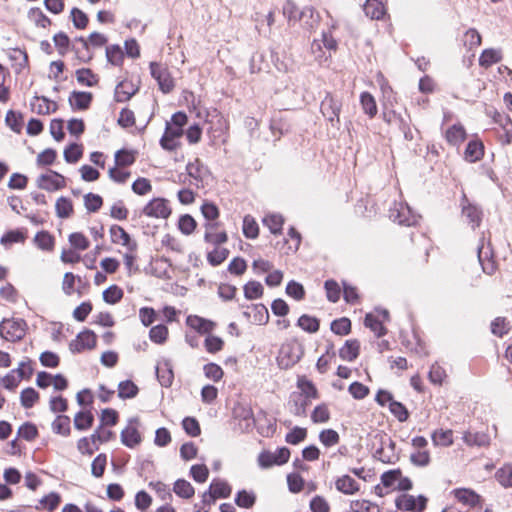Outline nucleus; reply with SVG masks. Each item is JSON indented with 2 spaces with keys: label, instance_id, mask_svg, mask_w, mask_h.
Masks as SVG:
<instances>
[{
  "label": "nucleus",
  "instance_id": "obj_1",
  "mask_svg": "<svg viewBox=\"0 0 512 512\" xmlns=\"http://www.w3.org/2000/svg\"><path fill=\"white\" fill-rule=\"evenodd\" d=\"M27 323L23 319H3L0 323V336L6 341L17 342L24 338Z\"/></svg>",
  "mask_w": 512,
  "mask_h": 512
},
{
  "label": "nucleus",
  "instance_id": "obj_2",
  "mask_svg": "<svg viewBox=\"0 0 512 512\" xmlns=\"http://www.w3.org/2000/svg\"><path fill=\"white\" fill-rule=\"evenodd\" d=\"M149 67L150 74L157 81L159 89L164 94L170 93L174 89L175 83L168 67L158 62H151Z\"/></svg>",
  "mask_w": 512,
  "mask_h": 512
},
{
  "label": "nucleus",
  "instance_id": "obj_3",
  "mask_svg": "<svg viewBox=\"0 0 512 512\" xmlns=\"http://www.w3.org/2000/svg\"><path fill=\"white\" fill-rule=\"evenodd\" d=\"M302 356V349L300 345L296 343H287L282 345L278 357L277 363L281 369H289L294 366Z\"/></svg>",
  "mask_w": 512,
  "mask_h": 512
},
{
  "label": "nucleus",
  "instance_id": "obj_4",
  "mask_svg": "<svg viewBox=\"0 0 512 512\" xmlns=\"http://www.w3.org/2000/svg\"><path fill=\"white\" fill-rule=\"evenodd\" d=\"M141 213L150 218L167 219L172 213L169 201L165 198H153L142 209Z\"/></svg>",
  "mask_w": 512,
  "mask_h": 512
},
{
  "label": "nucleus",
  "instance_id": "obj_5",
  "mask_svg": "<svg viewBox=\"0 0 512 512\" xmlns=\"http://www.w3.org/2000/svg\"><path fill=\"white\" fill-rule=\"evenodd\" d=\"M289 457L290 450L287 447L278 448L275 452L263 451L258 456V464L261 468L266 469L287 463Z\"/></svg>",
  "mask_w": 512,
  "mask_h": 512
},
{
  "label": "nucleus",
  "instance_id": "obj_6",
  "mask_svg": "<svg viewBox=\"0 0 512 512\" xmlns=\"http://www.w3.org/2000/svg\"><path fill=\"white\" fill-rule=\"evenodd\" d=\"M341 108V101L336 99L331 93L326 94L320 106L322 115L331 123L332 126H337L339 124Z\"/></svg>",
  "mask_w": 512,
  "mask_h": 512
},
{
  "label": "nucleus",
  "instance_id": "obj_7",
  "mask_svg": "<svg viewBox=\"0 0 512 512\" xmlns=\"http://www.w3.org/2000/svg\"><path fill=\"white\" fill-rule=\"evenodd\" d=\"M187 177L189 178V185L201 188L204 186V181L209 176L207 167L197 158L193 162H189L186 166Z\"/></svg>",
  "mask_w": 512,
  "mask_h": 512
},
{
  "label": "nucleus",
  "instance_id": "obj_8",
  "mask_svg": "<svg viewBox=\"0 0 512 512\" xmlns=\"http://www.w3.org/2000/svg\"><path fill=\"white\" fill-rule=\"evenodd\" d=\"M426 497L420 495L416 499L409 494H402L395 500V505L398 510L409 512H422L426 508Z\"/></svg>",
  "mask_w": 512,
  "mask_h": 512
},
{
  "label": "nucleus",
  "instance_id": "obj_9",
  "mask_svg": "<svg viewBox=\"0 0 512 512\" xmlns=\"http://www.w3.org/2000/svg\"><path fill=\"white\" fill-rule=\"evenodd\" d=\"M389 217L394 222L406 226L414 225L418 221V216L412 212L411 208L402 203L390 209Z\"/></svg>",
  "mask_w": 512,
  "mask_h": 512
},
{
  "label": "nucleus",
  "instance_id": "obj_10",
  "mask_svg": "<svg viewBox=\"0 0 512 512\" xmlns=\"http://www.w3.org/2000/svg\"><path fill=\"white\" fill-rule=\"evenodd\" d=\"M96 342V334L92 330L87 329L77 335L76 339L70 343L69 348L73 353H80L86 349L91 350L95 348Z\"/></svg>",
  "mask_w": 512,
  "mask_h": 512
},
{
  "label": "nucleus",
  "instance_id": "obj_11",
  "mask_svg": "<svg viewBox=\"0 0 512 512\" xmlns=\"http://www.w3.org/2000/svg\"><path fill=\"white\" fill-rule=\"evenodd\" d=\"M39 188L47 191H56L65 187L66 181L63 175L50 170L47 174H42L37 179Z\"/></svg>",
  "mask_w": 512,
  "mask_h": 512
},
{
  "label": "nucleus",
  "instance_id": "obj_12",
  "mask_svg": "<svg viewBox=\"0 0 512 512\" xmlns=\"http://www.w3.org/2000/svg\"><path fill=\"white\" fill-rule=\"evenodd\" d=\"M183 135V130L179 128H173L172 125L166 123L164 134L160 139V146L167 151H175L179 146L180 142L178 139Z\"/></svg>",
  "mask_w": 512,
  "mask_h": 512
},
{
  "label": "nucleus",
  "instance_id": "obj_13",
  "mask_svg": "<svg viewBox=\"0 0 512 512\" xmlns=\"http://www.w3.org/2000/svg\"><path fill=\"white\" fill-rule=\"evenodd\" d=\"M110 236L114 244L122 245L130 252L136 251L138 247L137 242L119 225L110 227Z\"/></svg>",
  "mask_w": 512,
  "mask_h": 512
},
{
  "label": "nucleus",
  "instance_id": "obj_14",
  "mask_svg": "<svg viewBox=\"0 0 512 512\" xmlns=\"http://www.w3.org/2000/svg\"><path fill=\"white\" fill-rule=\"evenodd\" d=\"M141 440L138 431V419H131L129 425L121 432V442L129 448H134L141 443Z\"/></svg>",
  "mask_w": 512,
  "mask_h": 512
},
{
  "label": "nucleus",
  "instance_id": "obj_15",
  "mask_svg": "<svg viewBox=\"0 0 512 512\" xmlns=\"http://www.w3.org/2000/svg\"><path fill=\"white\" fill-rule=\"evenodd\" d=\"M484 150L483 142L475 137L468 142L464 151V159L469 163L478 162L483 158Z\"/></svg>",
  "mask_w": 512,
  "mask_h": 512
},
{
  "label": "nucleus",
  "instance_id": "obj_16",
  "mask_svg": "<svg viewBox=\"0 0 512 512\" xmlns=\"http://www.w3.org/2000/svg\"><path fill=\"white\" fill-rule=\"evenodd\" d=\"M452 494L458 502L470 507L478 506L482 502V497L472 489L457 488L452 491Z\"/></svg>",
  "mask_w": 512,
  "mask_h": 512
},
{
  "label": "nucleus",
  "instance_id": "obj_17",
  "mask_svg": "<svg viewBox=\"0 0 512 512\" xmlns=\"http://www.w3.org/2000/svg\"><path fill=\"white\" fill-rule=\"evenodd\" d=\"M467 133L460 123L453 124L445 132V139L451 146L459 147L466 139Z\"/></svg>",
  "mask_w": 512,
  "mask_h": 512
},
{
  "label": "nucleus",
  "instance_id": "obj_18",
  "mask_svg": "<svg viewBox=\"0 0 512 512\" xmlns=\"http://www.w3.org/2000/svg\"><path fill=\"white\" fill-rule=\"evenodd\" d=\"M186 324L200 334H207L213 331L215 323L198 315H189Z\"/></svg>",
  "mask_w": 512,
  "mask_h": 512
},
{
  "label": "nucleus",
  "instance_id": "obj_19",
  "mask_svg": "<svg viewBox=\"0 0 512 512\" xmlns=\"http://www.w3.org/2000/svg\"><path fill=\"white\" fill-rule=\"evenodd\" d=\"M32 111L40 115L55 112L57 104L44 96H35L31 101Z\"/></svg>",
  "mask_w": 512,
  "mask_h": 512
},
{
  "label": "nucleus",
  "instance_id": "obj_20",
  "mask_svg": "<svg viewBox=\"0 0 512 512\" xmlns=\"http://www.w3.org/2000/svg\"><path fill=\"white\" fill-rule=\"evenodd\" d=\"M156 374L158 381L163 387H170L173 383L174 373L172 364L169 360H164L158 363L156 367Z\"/></svg>",
  "mask_w": 512,
  "mask_h": 512
},
{
  "label": "nucleus",
  "instance_id": "obj_21",
  "mask_svg": "<svg viewBox=\"0 0 512 512\" xmlns=\"http://www.w3.org/2000/svg\"><path fill=\"white\" fill-rule=\"evenodd\" d=\"M467 199L464 196L462 202V215L471 224L472 228L479 226L481 222L482 212L481 210L470 203H467Z\"/></svg>",
  "mask_w": 512,
  "mask_h": 512
},
{
  "label": "nucleus",
  "instance_id": "obj_22",
  "mask_svg": "<svg viewBox=\"0 0 512 512\" xmlns=\"http://www.w3.org/2000/svg\"><path fill=\"white\" fill-rule=\"evenodd\" d=\"M217 223H208L205 225L206 231L204 235V240L207 243L213 244L215 246H218L220 244H223L227 242L228 236L226 232H216Z\"/></svg>",
  "mask_w": 512,
  "mask_h": 512
},
{
  "label": "nucleus",
  "instance_id": "obj_23",
  "mask_svg": "<svg viewBox=\"0 0 512 512\" xmlns=\"http://www.w3.org/2000/svg\"><path fill=\"white\" fill-rule=\"evenodd\" d=\"M336 489L344 494L352 495L359 491V484L349 475H343L335 482Z\"/></svg>",
  "mask_w": 512,
  "mask_h": 512
},
{
  "label": "nucleus",
  "instance_id": "obj_24",
  "mask_svg": "<svg viewBox=\"0 0 512 512\" xmlns=\"http://www.w3.org/2000/svg\"><path fill=\"white\" fill-rule=\"evenodd\" d=\"M9 59L12 62V68L15 73H21L28 64V55L25 51L21 49H13L9 53Z\"/></svg>",
  "mask_w": 512,
  "mask_h": 512
},
{
  "label": "nucleus",
  "instance_id": "obj_25",
  "mask_svg": "<svg viewBox=\"0 0 512 512\" xmlns=\"http://www.w3.org/2000/svg\"><path fill=\"white\" fill-rule=\"evenodd\" d=\"M360 344L357 340H347L339 350V356L345 361H353L359 355Z\"/></svg>",
  "mask_w": 512,
  "mask_h": 512
},
{
  "label": "nucleus",
  "instance_id": "obj_26",
  "mask_svg": "<svg viewBox=\"0 0 512 512\" xmlns=\"http://www.w3.org/2000/svg\"><path fill=\"white\" fill-rule=\"evenodd\" d=\"M502 60V51L500 49L489 48L483 50L479 57V65L488 68L493 64L499 63Z\"/></svg>",
  "mask_w": 512,
  "mask_h": 512
},
{
  "label": "nucleus",
  "instance_id": "obj_27",
  "mask_svg": "<svg viewBox=\"0 0 512 512\" xmlns=\"http://www.w3.org/2000/svg\"><path fill=\"white\" fill-rule=\"evenodd\" d=\"M92 101V94L90 92H77L74 91L69 97L70 105L73 109L84 110L87 109Z\"/></svg>",
  "mask_w": 512,
  "mask_h": 512
},
{
  "label": "nucleus",
  "instance_id": "obj_28",
  "mask_svg": "<svg viewBox=\"0 0 512 512\" xmlns=\"http://www.w3.org/2000/svg\"><path fill=\"white\" fill-rule=\"evenodd\" d=\"M297 387L300 389L304 399L310 401L319 397L318 391L312 381L308 380L305 376L298 377Z\"/></svg>",
  "mask_w": 512,
  "mask_h": 512
},
{
  "label": "nucleus",
  "instance_id": "obj_29",
  "mask_svg": "<svg viewBox=\"0 0 512 512\" xmlns=\"http://www.w3.org/2000/svg\"><path fill=\"white\" fill-rule=\"evenodd\" d=\"M363 9L365 14L371 19L379 20L385 14L384 6L379 0H367Z\"/></svg>",
  "mask_w": 512,
  "mask_h": 512
},
{
  "label": "nucleus",
  "instance_id": "obj_30",
  "mask_svg": "<svg viewBox=\"0 0 512 512\" xmlns=\"http://www.w3.org/2000/svg\"><path fill=\"white\" fill-rule=\"evenodd\" d=\"M463 441L469 446L484 447L489 445V436L485 433H473L467 431L463 435Z\"/></svg>",
  "mask_w": 512,
  "mask_h": 512
},
{
  "label": "nucleus",
  "instance_id": "obj_31",
  "mask_svg": "<svg viewBox=\"0 0 512 512\" xmlns=\"http://www.w3.org/2000/svg\"><path fill=\"white\" fill-rule=\"evenodd\" d=\"M360 104L366 115L373 118L377 114V105L375 98L369 92H363L360 95Z\"/></svg>",
  "mask_w": 512,
  "mask_h": 512
},
{
  "label": "nucleus",
  "instance_id": "obj_32",
  "mask_svg": "<svg viewBox=\"0 0 512 512\" xmlns=\"http://www.w3.org/2000/svg\"><path fill=\"white\" fill-rule=\"evenodd\" d=\"M364 324L370 328L377 337L386 334V328L383 326L382 320L373 313H368L365 316Z\"/></svg>",
  "mask_w": 512,
  "mask_h": 512
},
{
  "label": "nucleus",
  "instance_id": "obj_33",
  "mask_svg": "<svg viewBox=\"0 0 512 512\" xmlns=\"http://www.w3.org/2000/svg\"><path fill=\"white\" fill-rule=\"evenodd\" d=\"M70 418L66 415H58L55 420L52 422V430L54 433L69 436L71 432L70 428Z\"/></svg>",
  "mask_w": 512,
  "mask_h": 512
},
{
  "label": "nucleus",
  "instance_id": "obj_34",
  "mask_svg": "<svg viewBox=\"0 0 512 512\" xmlns=\"http://www.w3.org/2000/svg\"><path fill=\"white\" fill-rule=\"evenodd\" d=\"M462 41L467 50L472 51L481 45L482 37L476 29L470 28L464 33Z\"/></svg>",
  "mask_w": 512,
  "mask_h": 512
},
{
  "label": "nucleus",
  "instance_id": "obj_35",
  "mask_svg": "<svg viewBox=\"0 0 512 512\" xmlns=\"http://www.w3.org/2000/svg\"><path fill=\"white\" fill-rule=\"evenodd\" d=\"M173 491L183 499H190L195 493L194 487L185 479H178L174 483Z\"/></svg>",
  "mask_w": 512,
  "mask_h": 512
},
{
  "label": "nucleus",
  "instance_id": "obj_36",
  "mask_svg": "<svg viewBox=\"0 0 512 512\" xmlns=\"http://www.w3.org/2000/svg\"><path fill=\"white\" fill-rule=\"evenodd\" d=\"M61 502V497L56 492H51L50 494L44 496L40 501L39 505L36 506V509L47 510L49 512L54 511Z\"/></svg>",
  "mask_w": 512,
  "mask_h": 512
},
{
  "label": "nucleus",
  "instance_id": "obj_37",
  "mask_svg": "<svg viewBox=\"0 0 512 512\" xmlns=\"http://www.w3.org/2000/svg\"><path fill=\"white\" fill-rule=\"evenodd\" d=\"M209 491L212 492L216 498H227L231 494V487L227 482L215 479L210 483Z\"/></svg>",
  "mask_w": 512,
  "mask_h": 512
},
{
  "label": "nucleus",
  "instance_id": "obj_38",
  "mask_svg": "<svg viewBox=\"0 0 512 512\" xmlns=\"http://www.w3.org/2000/svg\"><path fill=\"white\" fill-rule=\"evenodd\" d=\"M94 416L90 411H80L74 417V426L77 430H87L93 425Z\"/></svg>",
  "mask_w": 512,
  "mask_h": 512
},
{
  "label": "nucleus",
  "instance_id": "obj_39",
  "mask_svg": "<svg viewBox=\"0 0 512 512\" xmlns=\"http://www.w3.org/2000/svg\"><path fill=\"white\" fill-rule=\"evenodd\" d=\"M297 325L308 333H316L319 330L320 322L316 317L304 314L299 317Z\"/></svg>",
  "mask_w": 512,
  "mask_h": 512
},
{
  "label": "nucleus",
  "instance_id": "obj_40",
  "mask_svg": "<svg viewBox=\"0 0 512 512\" xmlns=\"http://www.w3.org/2000/svg\"><path fill=\"white\" fill-rule=\"evenodd\" d=\"M77 81L87 87H92L98 83V77L90 69L82 68L76 71Z\"/></svg>",
  "mask_w": 512,
  "mask_h": 512
},
{
  "label": "nucleus",
  "instance_id": "obj_41",
  "mask_svg": "<svg viewBox=\"0 0 512 512\" xmlns=\"http://www.w3.org/2000/svg\"><path fill=\"white\" fill-rule=\"evenodd\" d=\"M138 387L130 380L122 381L118 385V396L122 399H131L138 394Z\"/></svg>",
  "mask_w": 512,
  "mask_h": 512
},
{
  "label": "nucleus",
  "instance_id": "obj_42",
  "mask_svg": "<svg viewBox=\"0 0 512 512\" xmlns=\"http://www.w3.org/2000/svg\"><path fill=\"white\" fill-rule=\"evenodd\" d=\"M28 18L38 27L46 28L51 24V20L40 8H31L28 12Z\"/></svg>",
  "mask_w": 512,
  "mask_h": 512
},
{
  "label": "nucleus",
  "instance_id": "obj_43",
  "mask_svg": "<svg viewBox=\"0 0 512 512\" xmlns=\"http://www.w3.org/2000/svg\"><path fill=\"white\" fill-rule=\"evenodd\" d=\"M243 290L248 300L258 299L263 295V286L258 281H249L244 285Z\"/></svg>",
  "mask_w": 512,
  "mask_h": 512
},
{
  "label": "nucleus",
  "instance_id": "obj_44",
  "mask_svg": "<svg viewBox=\"0 0 512 512\" xmlns=\"http://www.w3.org/2000/svg\"><path fill=\"white\" fill-rule=\"evenodd\" d=\"M39 400V393L34 388H25L20 394L21 405L26 408H32Z\"/></svg>",
  "mask_w": 512,
  "mask_h": 512
},
{
  "label": "nucleus",
  "instance_id": "obj_45",
  "mask_svg": "<svg viewBox=\"0 0 512 512\" xmlns=\"http://www.w3.org/2000/svg\"><path fill=\"white\" fill-rule=\"evenodd\" d=\"M136 160V155L133 151H128L125 149L118 150L115 153V164L118 167H128L132 165Z\"/></svg>",
  "mask_w": 512,
  "mask_h": 512
},
{
  "label": "nucleus",
  "instance_id": "obj_46",
  "mask_svg": "<svg viewBox=\"0 0 512 512\" xmlns=\"http://www.w3.org/2000/svg\"><path fill=\"white\" fill-rule=\"evenodd\" d=\"M243 234L249 239H255L258 237L259 227L251 215H246L243 219Z\"/></svg>",
  "mask_w": 512,
  "mask_h": 512
},
{
  "label": "nucleus",
  "instance_id": "obj_47",
  "mask_svg": "<svg viewBox=\"0 0 512 512\" xmlns=\"http://www.w3.org/2000/svg\"><path fill=\"white\" fill-rule=\"evenodd\" d=\"M432 441L435 445L450 446L453 443L452 430H436L432 434Z\"/></svg>",
  "mask_w": 512,
  "mask_h": 512
},
{
  "label": "nucleus",
  "instance_id": "obj_48",
  "mask_svg": "<svg viewBox=\"0 0 512 512\" xmlns=\"http://www.w3.org/2000/svg\"><path fill=\"white\" fill-rule=\"evenodd\" d=\"M77 41H79L82 47L87 50L89 45H92L94 47H102L107 43V38L105 37V35L101 33L93 32L90 34L88 40L84 39L83 37H80L77 39Z\"/></svg>",
  "mask_w": 512,
  "mask_h": 512
},
{
  "label": "nucleus",
  "instance_id": "obj_49",
  "mask_svg": "<svg viewBox=\"0 0 512 512\" xmlns=\"http://www.w3.org/2000/svg\"><path fill=\"white\" fill-rule=\"evenodd\" d=\"M56 214L60 218H68L73 212V205L69 198L60 197L55 205Z\"/></svg>",
  "mask_w": 512,
  "mask_h": 512
},
{
  "label": "nucleus",
  "instance_id": "obj_50",
  "mask_svg": "<svg viewBox=\"0 0 512 512\" xmlns=\"http://www.w3.org/2000/svg\"><path fill=\"white\" fill-rule=\"evenodd\" d=\"M135 93V90L127 82H121L115 89V100L117 102H125L129 100Z\"/></svg>",
  "mask_w": 512,
  "mask_h": 512
},
{
  "label": "nucleus",
  "instance_id": "obj_51",
  "mask_svg": "<svg viewBox=\"0 0 512 512\" xmlns=\"http://www.w3.org/2000/svg\"><path fill=\"white\" fill-rule=\"evenodd\" d=\"M229 256V250L227 248L216 247L213 251L207 254V261L212 266H218L223 263Z\"/></svg>",
  "mask_w": 512,
  "mask_h": 512
},
{
  "label": "nucleus",
  "instance_id": "obj_52",
  "mask_svg": "<svg viewBox=\"0 0 512 512\" xmlns=\"http://www.w3.org/2000/svg\"><path fill=\"white\" fill-rule=\"evenodd\" d=\"M34 241L41 250L51 251L54 248V238L46 231L38 232Z\"/></svg>",
  "mask_w": 512,
  "mask_h": 512
},
{
  "label": "nucleus",
  "instance_id": "obj_53",
  "mask_svg": "<svg viewBox=\"0 0 512 512\" xmlns=\"http://www.w3.org/2000/svg\"><path fill=\"white\" fill-rule=\"evenodd\" d=\"M263 223L271 233L277 234L281 232L284 220L281 215L271 214L263 219Z\"/></svg>",
  "mask_w": 512,
  "mask_h": 512
},
{
  "label": "nucleus",
  "instance_id": "obj_54",
  "mask_svg": "<svg viewBox=\"0 0 512 512\" xmlns=\"http://www.w3.org/2000/svg\"><path fill=\"white\" fill-rule=\"evenodd\" d=\"M329 419L330 411L325 403L317 405L311 413V420L314 423H326Z\"/></svg>",
  "mask_w": 512,
  "mask_h": 512
},
{
  "label": "nucleus",
  "instance_id": "obj_55",
  "mask_svg": "<svg viewBox=\"0 0 512 512\" xmlns=\"http://www.w3.org/2000/svg\"><path fill=\"white\" fill-rule=\"evenodd\" d=\"M307 437V429L302 427H294L290 432H288L285 436V441L291 445H297L300 442L304 441Z\"/></svg>",
  "mask_w": 512,
  "mask_h": 512
},
{
  "label": "nucleus",
  "instance_id": "obj_56",
  "mask_svg": "<svg viewBox=\"0 0 512 512\" xmlns=\"http://www.w3.org/2000/svg\"><path fill=\"white\" fill-rule=\"evenodd\" d=\"M351 509L354 512H381L380 507L368 500H354L351 502Z\"/></svg>",
  "mask_w": 512,
  "mask_h": 512
},
{
  "label": "nucleus",
  "instance_id": "obj_57",
  "mask_svg": "<svg viewBox=\"0 0 512 512\" xmlns=\"http://www.w3.org/2000/svg\"><path fill=\"white\" fill-rule=\"evenodd\" d=\"M69 243L75 250H86L89 248L90 242L88 238L80 233V232H74L69 235Z\"/></svg>",
  "mask_w": 512,
  "mask_h": 512
},
{
  "label": "nucleus",
  "instance_id": "obj_58",
  "mask_svg": "<svg viewBox=\"0 0 512 512\" xmlns=\"http://www.w3.org/2000/svg\"><path fill=\"white\" fill-rule=\"evenodd\" d=\"M123 297V291L117 285H112L103 291V300L108 304H116Z\"/></svg>",
  "mask_w": 512,
  "mask_h": 512
},
{
  "label": "nucleus",
  "instance_id": "obj_59",
  "mask_svg": "<svg viewBox=\"0 0 512 512\" xmlns=\"http://www.w3.org/2000/svg\"><path fill=\"white\" fill-rule=\"evenodd\" d=\"M319 440L326 447H331L339 443L340 436L338 432L333 429H325L320 432Z\"/></svg>",
  "mask_w": 512,
  "mask_h": 512
},
{
  "label": "nucleus",
  "instance_id": "obj_60",
  "mask_svg": "<svg viewBox=\"0 0 512 512\" xmlns=\"http://www.w3.org/2000/svg\"><path fill=\"white\" fill-rule=\"evenodd\" d=\"M495 477L503 487H512V466L504 465L498 469Z\"/></svg>",
  "mask_w": 512,
  "mask_h": 512
},
{
  "label": "nucleus",
  "instance_id": "obj_61",
  "mask_svg": "<svg viewBox=\"0 0 512 512\" xmlns=\"http://www.w3.org/2000/svg\"><path fill=\"white\" fill-rule=\"evenodd\" d=\"M331 331L337 335H348L351 331V321L346 317L334 320L331 323Z\"/></svg>",
  "mask_w": 512,
  "mask_h": 512
},
{
  "label": "nucleus",
  "instance_id": "obj_62",
  "mask_svg": "<svg viewBox=\"0 0 512 512\" xmlns=\"http://www.w3.org/2000/svg\"><path fill=\"white\" fill-rule=\"evenodd\" d=\"M107 464L106 454H99L93 460L91 465V473L94 477L100 478L103 476Z\"/></svg>",
  "mask_w": 512,
  "mask_h": 512
},
{
  "label": "nucleus",
  "instance_id": "obj_63",
  "mask_svg": "<svg viewBox=\"0 0 512 512\" xmlns=\"http://www.w3.org/2000/svg\"><path fill=\"white\" fill-rule=\"evenodd\" d=\"M106 57L111 64L120 65L124 55L119 45H111L106 48Z\"/></svg>",
  "mask_w": 512,
  "mask_h": 512
},
{
  "label": "nucleus",
  "instance_id": "obj_64",
  "mask_svg": "<svg viewBox=\"0 0 512 512\" xmlns=\"http://www.w3.org/2000/svg\"><path fill=\"white\" fill-rule=\"evenodd\" d=\"M311 512H330V505L327 500L320 496H314L309 504Z\"/></svg>",
  "mask_w": 512,
  "mask_h": 512
}]
</instances>
